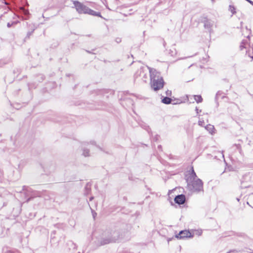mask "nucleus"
<instances>
[{
	"label": "nucleus",
	"mask_w": 253,
	"mask_h": 253,
	"mask_svg": "<svg viewBox=\"0 0 253 253\" xmlns=\"http://www.w3.org/2000/svg\"><path fill=\"white\" fill-rule=\"evenodd\" d=\"M171 102V99L168 97H165L162 99V102L166 104H169Z\"/></svg>",
	"instance_id": "9"
},
{
	"label": "nucleus",
	"mask_w": 253,
	"mask_h": 253,
	"mask_svg": "<svg viewBox=\"0 0 253 253\" xmlns=\"http://www.w3.org/2000/svg\"><path fill=\"white\" fill-rule=\"evenodd\" d=\"M150 73V85L154 91H158L164 87L165 82L162 77L160 76V73L156 69L148 68Z\"/></svg>",
	"instance_id": "1"
},
{
	"label": "nucleus",
	"mask_w": 253,
	"mask_h": 253,
	"mask_svg": "<svg viewBox=\"0 0 253 253\" xmlns=\"http://www.w3.org/2000/svg\"><path fill=\"white\" fill-rule=\"evenodd\" d=\"M94 199V197H91L90 198H89V201H92L93 199Z\"/></svg>",
	"instance_id": "18"
},
{
	"label": "nucleus",
	"mask_w": 253,
	"mask_h": 253,
	"mask_svg": "<svg viewBox=\"0 0 253 253\" xmlns=\"http://www.w3.org/2000/svg\"><path fill=\"white\" fill-rule=\"evenodd\" d=\"M191 172L189 174H195L192 167L191 168Z\"/></svg>",
	"instance_id": "17"
},
{
	"label": "nucleus",
	"mask_w": 253,
	"mask_h": 253,
	"mask_svg": "<svg viewBox=\"0 0 253 253\" xmlns=\"http://www.w3.org/2000/svg\"><path fill=\"white\" fill-rule=\"evenodd\" d=\"M73 4L78 12L80 14H88L93 16L101 17L100 12H96L78 1H74Z\"/></svg>",
	"instance_id": "2"
},
{
	"label": "nucleus",
	"mask_w": 253,
	"mask_h": 253,
	"mask_svg": "<svg viewBox=\"0 0 253 253\" xmlns=\"http://www.w3.org/2000/svg\"><path fill=\"white\" fill-rule=\"evenodd\" d=\"M202 234V231L201 230L196 231V234L198 236H201Z\"/></svg>",
	"instance_id": "14"
},
{
	"label": "nucleus",
	"mask_w": 253,
	"mask_h": 253,
	"mask_svg": "<svg viewBox=\"0 0 253 253\" xmlns=\"http://www.w3.org/2000/svg\"><path fill=\"white\" fill-rule=\"evenodd\" d=\"M22 190H23V191H27V192H28V191H29V188L28 187L26 186H24L23 187V189H22Z\"/></svg>",
	"instance_id": "15"
},
{
	"label": "nucleus",
	"mask_w": 253,
	"mask_h": 253,
	"mask_svg": "<svg viewBox=\"0 0 253 253\" xmlns=\"http://www.w3.org/2000/svg\"><path fill=\"white\" fill-rule=\"evenodd\" d=\"M237 200L239 201V199L237 198Z\"/></svg>",
	"instance_id": "24"
},
{
	"label": "nucleus",
	"mask_w": 253,
	"mask_h": 253,
	"mask_svg": "<svg viewBox=\"0 0 253 253\" xmlns=\"http://www.w3.org/2000/svg\"><path fill=\"white\" fill-rule=\"evenodd\" d=\"M31 199V198H29V199H28L27 202H28Z\"/></svg>",
	"instance_id": "20"
},
{
	"label": "nucleus",
	"mask_w": 253,
	"mask_h": 253,
	"mask_svg": "<svg viewBox=\"0 0 253 253\" xmlns=\"http://www.w3.org/2000/svg\"><path fill=\"white\" fill-rule=\"evenodd\" d=\"M251 57H252V60H253V56H252Z\"/></svg>",
	"instance_id": "22"
},
{
	"label": "nucleus",
	"mask_w": 253,
	"mask_h": 253,
	"mask_svg": "<svg viewBox=\"0 0 253 253\" xmlns=\"http://www.w3.org/2000/svg\"><path fill=\"white\" fill-rule=\"evenodd\" d=\"M123 238L122 235H120L119 232H114L111 238H104L101 241L102 245L109 244L110 243L116 242Z\"/></svg>",
	"instance_id": "3"
},
{
	"label": "nucleus",
	"mask_w": 253,
	"mask_h": 253,
	"mask_svg": "<svg viewBox=\"0 0 253 253\" xmlns=\"http://www.w3.org/2000/svg\"><path fill=\"white\" fill-rule=\"evenodd\" d=\"M95 214H96V213H93V216L94 218L95 217Z\"/></svg>",
	"instance_id": "21"
},
{
	"label": "nucleus",
	"mask_w": 253,
	"mask_h": 253,
	"mask_svg": "<svg viewBox=\"0 0 253 253\" xmlns=\"http://www.w3.org/2000/svg\"><path fill=\"white\" fill-rule=\"evenodd\" d=\"M193 235L191 234L188 230L181 231L178 234L175 235V237L177 239H183L187 238H192Z\"/></svg>",
	"instance_id": "6"
},
{
	"label": "nucleus",
	"mask_w": 253,
	"mask_h": 253,
	"mask_svg": "<svg viewBox=\"0 0 253 253\" xmlns=\"http://www.w3.org/2000/svg\"><path fill=\"white\" fill-rule=\"evenodd\" d=\"M229 10L233 14L236 13V8L234 6L230 5L229 7Z\"/></svg>",
	"instance_id": "12"
},
{
	"label": "nucleus",
	"mask_w": 253,
	"mask_h": 253,
	"mask_svg": "<svg viewBox=\"0 0 253 253\" xmlns=\"http://www.w3.org/2000/svg\"><path fill=\"white\" fill-rule=\"evenodd\" d=\"M240 49L241 50H243L245 49L246 52H249L251 50H253V48L250 45L249 39L247 38L243 40L240 44Z\"/></svg>",
	"instance_id": "4"
},
{
	"label": "nucleus",
	"mask_w": 253,
	"mask_h": 253,
	"mask_svg": "<svg viewBox=\"0 0 253 253\" xmlns=\"http://www.w3.org/2000/svg\"><path fill=\"white\" fill-rule=\"evenodd\" d=\"M174 201L179 205L183 204L185 201V197L182 194L179 195L175 197Z\"/></svg>",
	"instance_id": "7"
},
{
	"label": "nucleus",
	"mask_w": 253,
	"mask_h": 253,
	"mask_svg": "<svg viewBox=\"0 0 253 253\" xmlns=\"http://www.w3.org/2000/svg\"><path fill=\"white\" fill-rule=\"evenodd\" d=\"M199 125L200 126H203L204 125V122L203 121H199Z\"/></svg>",
	"instance_id": "16"
},
{
	"label": "nucleus",
	"mask_w": 253,
	"mask_h": 253,
	"mask_svg": "<svg viewBox=\"0 0 253 253\" xmlns=\"http://www.w3.org/2000/svg\"><path fill=\"white\" fill-rule=\"evenodd\" d=\"M194 176H195V177H197L196 176V174H195V175H193Z\"/></svg>",
	"instance_id": "23"
},
{
	"label": "nucleus",
	"mask_w": 253,
	"mask_h": 253,
	"mask_svg": "<svg viewBox=\"0 0 253 253\" xmlns=\"http://www.w3.org/2000/svg\"><path fill=\"white\" fill-rule=\"evenodd\" d=\"M194 181L192 183L193 190L197 192L203 190V182L200 179L194 178Z\"/></svg>",
	"instance_id": "5"
},
{
	"label": "nucleus",
	"mask_w": 253,
	"mask_h": 253,
	"mask_svg": "<svg viewBox=\"0 0 253 253\" xmlns=\"http://www.w3.org/2000/svg\"><path fill=\"white\" fill-rule=\"evenodd\" d=\"M9 253H20L18 251H16L15 252H10Z\"/></svg>",
	"instance_id": "19"
},
{
	"label": "nucleus",
	"mask_w": 253,
	"mask_h": 253,
	"mask_svg": "<svg viewBox=\"0 0 253 253\" xmlns=\"http://www.w3.org/2000/svg\"><path fill=\"white\" fill-rule=\"evenodd\" d=\"M206 129L208 130L211 134H212L214 132V126L211 125H207L206 126Z\"/></svg>",
	"instance_id": "8"
},
{
	"label": "nucleus",
	"mask_w": 253,
	"mask_h": 253,
	"mask_svg": "<svg viewBox=\"0 0 253 253\" xmlns=\"http://www.w3.org/2000/svg\"><path fill=\"white\" fill-rule=\"evenodd\" d=\"M194 99L198 103H201L203 101L202 96L200 95H196L194 96Z\"/></svg>",
	"instance_id": "10"
},
{
	"label": "nucleus",
	"mask_w": 253,
	"mask_h": 253,
	"mask_svg": "<svg viewBox=\"0 0 253 253\" xmlns=\"http://www.w3.org/2000/svg\"><path fill=\"white\" fill-rule=\"evenodd\" d=\"M250 202L251 204V206L253 208V195H251L250 198Z\"/></svg>",
	"instance_id": "13"
},
{
	"label": "nucleus",
	"mask_w": 253,
	"mask_h": 253,
	"mask_svg": "<svg viewBox=\"0 0 253 253\" xmlns=\"http://www.w3.org/2000/svg\"><path fill=\"white\" fill-rule=\"evenodd\" d=\"M85 194L86 195L90 193V190H91L90 184H89V183H87L85 187Z\"/></svg>",
	"instance_id": "11"
}]
</instances>
